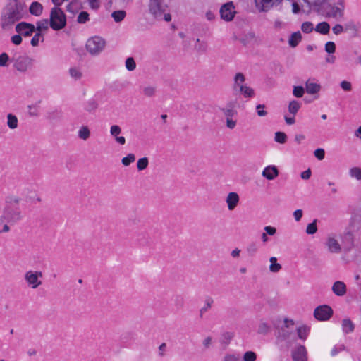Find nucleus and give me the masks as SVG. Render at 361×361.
Here are the masks:
<instances>
[{
	"mask_svg": "<svg viewBox=\"0 0 361 361\" xmlns=\"http://www.w3.org/2000/svg\"><path fill=\"white\" fill-rule=\"evenodd\" d=\"M27 14L25 4L20 0H8L2 8L0 26L4 30H11L13 25L23 19Z\"/></svg>",
	"mask_w": 361,
	"mask_h": 361,
	"instance_id": "obj_1",
	"label": "nucleus"
},
{
	"mask_svg": "<svg viewBox=\"0 0 361 361\" xmlns=\"http://www.w3.org/2000/svg\"><path fill=\"white\" fill-rule=\"evenodd\" d=\"M20 198L17 196H8L5 200L3 214L0 216V224L6 222L11 225L16 224L23 219L21 209L19 207Z\"/></svg>",
	"mask_w": 361,
	"mask_h": 361,
	"instance_id": "obj_2",
	"label": "nucleus"
},
{
	"mask_svg": "<svg viewBox=\"0 0 361 361\" xmlns=\"http://www.w3.org/2000/svg\"><path fill=\"white\" fill-rule=\"evenodd\" d=\"M49 25L51 29L58 31L66 25V16L59 7H54L50 12Z\"/></svg>",
	"mask_w": 361,
	"mask_h": 361,
	"instance_id": "obj_3",
	"label": "nucleus"
},
{
	"mask_svg": "<svg viewBox=\"0 0 361 361\" xmlns=\"http://www.w3.org/2000/svg\"><path fill=\"white\" fill-rule=\"evenodd\" d=\"M104 39L99 36H94L89 38L86 42L87 51L92 55H98L105 47Z\"/></svg>",
	"mask_w": 361,
	"mask_h": 361,
	"instance_id": "obj_4",
	"label": "nucleus"
},
{
	"mask_svg": "<svg viewBox=\"0 0 361 361\" xmlns=\"http://www.w3.org/2000/svg\"><path fill=\"white\" fill-rule=\"evenodd\" d=\"M317 13L332 18L342 17L343 15V8H341L339 6H332L328 1L322 5H319V0H317Z\"/></svg>",
	"mask_w": 361,
	"mask_h": 361,
	"instance_id": "obj_5",
	"label": "nucleus"
},
{
	"mask_svg": "<svg viewBox=\"0 0 361 361\" xmlns=\"http://www.w3.org/2000/svg\"><path fill=\"white\" fill-rule=\"evenodd\" d=\"M11 61L13 63V67L18 71L24 73L32 66L33 59L28 56H18L12 57Z\"/></svg>",
	"mask_w": 361,
	"mask_h": 361,
	"instance_id": "obj_6",
	"label": "nucleus"
},
{
	"mask_svg": "<svg viewBox=\"0 0 361 361\" xmlns=\"http://www.w3.org/2000/svg\"><path fill=\"white\" fill-rule=\"evenodd\" d=\"M167 5L164 0H149V12L157 20H162V16L166 12Z\"/></svg>",
	"mask_w": 361,
	"mask_h": 361,
	"instance_id": "obj_7",
	"label": "nucleus"
},
{
	"mask_svg": "<svg viewBox=\"0 0 361 361\" xmlns=\"http://www.w3.org/2000/svg\"><path fill=\"white\" fill-rule=\"evenodd\" d=\"M290 325L293 326L294 322L292 319H288L287 318L284 319V326L281 327V329L278 331V334L276 335V343L278 344L280 342L288 341L290 338L293 335V331L288 329Z\"/></svg>",
	"mask_w": 361,
	"mask_h": 361,
	"instance_id": "obj_8",
	"label": "nucleus"
},
{
	"mask_svg": "<svg viewBox=\"0 0 361 361\" xmlns=\"http://www.w3.org/2000/svg\"><path fill=\"white\" fill-rule=\"evenodd\" d=\"M42 277L41 271H27L25 274V280L32 288L35 289L42 284L39 278Z\"/></svg>",
	"mask_w": 361,
	"mask_h": 361,
	"instance_id": "obj_9",
	"label": "nucleus"
},
{
	"mask_svg": "<svg viewBox=\"0 0 361 361\" xmlns=\"http://www.w3.org/2000/svg\"><path fill=\"white\" fill-rule=\"evenodd\" d=\"M234 9L235 6L232 1L223 4L219 11L221 18L226 21L232 20L235 13Z\"/></svg>",
	"mask_w": 361,
	"mask_h": 361,
	"instance_id": "obj_10",
	"label": "nucleus"
},
{
	"mask_svg": "<svg viewBox=\"0 0 361 361\" xmlns=\"http://www.w3.org/2000/svg\"><path fill=\"white\" fill-rule=\"evenodd\" d=\"M36 28L32 23L27 22H20L16 25V31L24 37L31 36Z\"/></svg>",
	"mask_w": 361,
	"mask_h": 361,
	"instance_id": "obj_11",
	"label": "nucleus"
},
{
	"mask_svg": "<svg viewBox=\"0 0 361 361\" xmlns=\"http://www.w3.org/2000/svg\"><path fill=\"white\" fill-rule=\"evenodd\" d=\"M333 312L332 308L327 305L317 306V320L327 321L331 317Z\"/></svg>",
	"mask_w": 361,
	"mask_h": 361,
	"instance_id": "obj_12",
	"label": "nucleus"
},
{
	"mask_svg": "<svg viewBox=\"0 0 361 361\" xmlns=\"http://www.w3.org/2000/svg\"><path fill=\"white\" fill-rule=\"evenodd\" d=\"M355 233L351 231H346L343 234L342 245L345 252H349L354 246Z\"/></svg>",
	"mask_w": 361,
	"mask_h": 361,
	"instance_id": "obj_13",
	"label": "nucleus"
},
{
	"mask_svg": "<svg viewBox=\"0 0 361 361\" xmlns=\"http://www.w3.org/2000/svg\"><path fill=\"white\" fill-rule=\"evenodd\" d=\"M283 0H255L256 7L259 11L267 12L273 6H277Z\"/></svg>",
	"mask_w": 361,
	"mask_h": 361,
	"instance_id": "obj_14",
	"label": "nucleus"
},
{
	"mask_svg": "<svg viewBox=\"0 0 361 361\" xmlns=\"http://www.w3.org/2000/svg\"><path fill=\"white\" fill-rule=\"evenodd\" d=\"M325 245L330 252L338 254L340 253L342 250L341 245L332 235H329L327 237Z\"/></svg>",
	"mask_w": 361,
	"mask_h": 361,
	"instance_id": "obj_15",
	"label": "nucleus"
},
{
	"mask_svg": "<svg viewBox=\"0 0 361 361\" xmlns=\"http://www.w3.org/2000/svg\"><path fill=\"white\" fill-rule=\"evenodd\" d=\"M346 230L356 234L361 230V216L355 214L351 217Z\"/></svg>",
	"mask_w": 361,
	"mask_h": 361,
	"instance_id": "obj_16",
	"label": "nucleus"
},
{
	"mask_svg": "<svg viewBox=\"0 0 361 361\" xmlns=\"http://www.w3.org/2000/svg\"><path fill=\"white\" fill-rule=\"evenodd\" d=\"M293 361H307V351L303 345H299L292 351Z\"/></svg>",
	"mask_w": 361,
	"mask_h": 361,
	"instance_id": "obj_17",
	"label": "nucleus"
},
{
	"mask_svg": "<svg viewBox=\"0 0 361 361\" xmlns=\"http://www.w3.org/2000/svg\"><path fill=\"white\" fill-rule=\"evenodd\" d=\"M235 102L231 101L226 104L225 107L220 108V111L224 114L226 118H232L233 116L237 115L238 112L235 109Z\"/></svg>",
	"mask_w": 361,
	"mask_h": 361,
	"instance_id": "obj_18",
	"label": "nucleus"
},
{
	"mask_svg": "<svg viewBox=\"0 0 361 361\" xmlns=\"http://www.w3.org/2000/svg\"><path fill=\"white\" fill-rule=\"evenodd\" d=\"M239 201L240 197L238 193L235 192H229L226 200V202L227 203L228 205V209L230 211L233 210L238 204Z\"/></svg>",
	"mask_w": 361,
	"mask_h": 361,
	"instance_id": "obj_19",
	"label": "nucleus"
},
{
	"mask_svg": "<svg viewBox=\"0 0 361 361\" xmlns=\"http://www.w3.org/2000/svg\"><path fill=\"white\" fill-rule=\"evenodd\" d=\"M279 170L276 166L270 165L264 168L262 176L267 180H274L279 176Z\"/></svg>",
	"mask_w": 361,
	"mask_h": 361,
	"instance_id": "obj_20",
	"label": "nucleus"
},
{
	"mask_svg": "<svg viewBox=\"0 0 361 361\" xmlns=\"http://www.w3.org/2000/svg\"><path fill=\"white\" fill-rule=\"evenodd\" d=\"M332 290L336 295L343 296L346 293V286L343 281H336L332 286Z\"/></svg>",
	"mask_w": 361,
	"mask_h": 361,
	"instance_id": "obj_21",
	"label": "nucleus"
},
{
	"mask_svg": "<svg viewBox=\"0 0 361 361\" xmlns=\"http://www.w3.org/2000/svg\"><path fill=\"white\" fill-rule=\"evenodd\" d=\"M42 11H43L42 5L37 1L32 2L29 8L30 13L32 15L35 16H40L42 13Z\"/></svg>",
	"mask_w": 361,
	"mask_h": 361,
	"instance_id": "obj_22",
	"label": "nucleus"
},
{
	"mask_svg": "<svg viewBox=\"0 0 361 361\" xmlns=\"http://www.w3.org/2000/svg\"><path fill=\"white\" fill-rule=\"evenodd\" d=\"M302 39V35L300 31H297L291 34L288 39V44L291 47L298 46Z\"/></svg>",
	"mask_w": 361,
	"mask_h": 361,
	"instance_id": "obj_23",
	"label": "nucleus"
},
{
	"mask_svg": "<svg viewBox=\"0 0 361 361\" xmlns=\"http://www.w3.org/2000/svg\"><path fill=\"white\" fill-rule=\"evenodd\" d=\"M245 81V75L242 73H237L234 77L233 90L238 91L240 90V85H244L243 82Z\"/></svg>",
	"mask_w": 361,
	"mask_h": 361,
	"instance_id": "obj_24",
	"label": "nucleus"
},
{
	"mask_svg": "<svg viewBox=\"0 0 361 361\" xmlns=\"http://www.w3.org/2000/svg\"><path fill=\"white\" fill-rule=\"evenodd\" d=\"M239 92L245 98H252L255 97L254 90L246 85H240Z\"/></svg>",
	"mask_w": 361,
	"mask_h": 361,
	"instance_id": "obj_25",
	"label": "nucleus"
},
{
	"mask_svg": "<svg viewBox=\"0 0 361 361\" xmlns=\"http://www.w3.org/2000/svg\"><path fill=\"white\" fill-rule=\"evenodd\" d=\"M18 120L16 116L13 114L7 115V126L11 129H16L18 127Z\"/></svg>",
	"mask_w": 361,
	"mask_h": 361,
	"instance_id": "obj_26",
	"label": "nucleus"
},
{
	"mask_svg": "<svg viewBox=\"0 0 361 361\" xmlns=\"http://www.w3.org/2000/svg\"><path fill=\"white\" fill-rule=\"evenodd\" d=\"M126 13L123 10H119L112 12L111 17L116 23L121 22L126 17Z\"/></svg>",
	"mask_w": 361,
	"mask_h": 361,
	"instance_id": "obj_27",
	"label": "nucleus"
},
{
	"mask_svg": "<svg viewBox=\"0 0 361 361\" xmlns=\"http://www.w3.org/2000/svg\"><path fill=\"white\" fill-rule=\"evenodd\" d=\"M343 330L345 333H349L353 331L354 324L349 319H345L342 322Z\"/></svg>",
	"mask_w": 361,
	"mask_h": 361,
	"instance_id": "obj_28",
	"label": "nucleus"
},
{
	"mask_svg": "<svg viewBox=\"0 0 361 361\" xmlns=\"http://www.w3.org/2000/svg\"><path fill=\"white\" fill-rule=\"evenodd\" d=\"M309 331L310 329L306 326H302L297 328L298 336L299 338L302 340L306 339Z\"/></svg>",
	"mask_w": 361,
	"mask_h": 361,
	"instance_id": "obj_29",
	"label": "nucleus"
},
{
	"mask_svg": "<svg viewBox=\"0 0 361 361\" xmlns=\"http://www.w3.org/2000/svg\"><path fill=\"white\" fill-rule=\"evenodd\" d=\"M330 25L326 22H322L317 24V32L322 35H326L329 32Z\"/></svg>",
	"mask_w": 361,
	"mask_h": 361,
	"instance_id": "obj_30",
	"label": "nucleus"
},
{
	"mask_svg": "<svg viewBox=\"0 0 361 361\" xmlns=\"http://www.w3.org/2000/svg\"><path fill=\"white\" fill-rule=\"evenodd\" d=\"M61 117V111L58 109L49 111L47 114V118L49 121H56Z\"/></svg>",
	"mask_w": 361,
	"mask_h": 361,
	"instance_id": "obj_31",
	"label": "nucleus"
},
{
	"mask_svg": "<svg viewBox=\"0 0 361 361\" xmlns=\"http://www.w3.org/2000/svg\"><path fill=\"white\" fill-rule=\"evenodd\" d=\"M271 264L269 266V269L271 272H278L281 269V265L277 263V259L275 257H271L269 259Z\"/></svg>",
	"mask_w": 361,
	"mask_h": 361,
	"instance_id": "obj_32",
	"label": "nucleus"
},
{
	"mask_svg": "<svg viewBox=\"0 0 361 361\" xmlns=\"http://www.w3.org/2000/svg\"><path fill=\"white\" fill-rule=\"evenodd\" d=\"M305 90L307 94L312 95L316 94V82H312L311 80L309 79L306 82Z\"/></svg>",
	"mask_w": 361,
	"mask_h": 361,
	"instance_id": "obj_33",
	"label": "nucleus"
},
{
	"mask_svg": "<svg viewBox=\"0 0 361 361\" xmlns=\"http://www.w3.org/2000/svg\"><path fill=\"white\" fill-rule=\"evenodd\" d=\"M41 103V100H39L34 104L28 105L27 108L29 109L28 114L30 116H38V109L39 107V104Z\"/></svg>",
	"mask_w": 361,
	"mask_h": 361,
	"instance_id": "obj_34",
	"label": "nucleus"
},
{
	"mask_svg": "<svg viewBox=\"0 0 361 361\" xmlns=\"http://www.w3.org/2000/svg\"><path fill=\"white\" fill-rule=\"evenodd\" d=\"M90 136V131L87 126H82L78 131V137L84 140H87Z\"/></svg>",
	"mask_w": 361,
	"mask_h": 361,
	"instance_id": "obj_35",
	"label": "nucleus"
},
{
	"mask_svg": "<svg viewBox=\"0 0 361 361\" xmlns=\"http://www.w3.org/2000/svg\"><path fill=\"white\" fill-rule=\"evenodd\" d=\"M274 140L280 144H284L287 141V135L285 133L278 131L275 133Z\"/></svg>",
	"mask_w": 361,
	"mask_h": 361,
	"instance_id": "obj_36",
	"label": "nucleus"
},
{
	"mask_svg": "<svg viewBox=\"0 0 361 361\" xmlns=\"http://www.w3.org/2000/svg\"><path fill=\"white\" fill-rule=\"evenodd\" d=\"M300 108V103L296 100H293L289 103L288 111L290 114L295 115Z\"/></svg>",
	"mask_w": 361,
	"mask_h": 361,
	"instance_id": "obj_37",
	"label": "nucleus"
},
{
	"mask_svg": "<svg viewBox=\"0 0 361 361\" xmlns=\"http://www.w3.org/2000/svg\"><path fill=\"white\" fill-rule=\"evenodd\" d=\"M213 302H214V300L211 297H207V298L205 299L204 306L203 307H202L200 310V317H202L203 314L204 312H206L212 307V305L213 304Z\"/></svg>",
	"mask_w": 361,
	"mask_h": 361,
	"instance_id": "obj_38",
	"label": "nucleus"
},
{
	"mask_svg": "<svg viewBox=\"0 0 361 361\" xmlns=\"http://www.w3.org/2000/svg\"><path fill=\"white\" fill-rule=\"evenodd\" d=\"M149 164V160L147 157H142L138 159L137 162V168L138 171L145 170Z\"/></svg>",
	"mask_w": 361,
	"mask_h": 361,
	"instance_id": "obj_39",
	"label": "nucleus"
},
{
	"mask_svg": "<svg viewBox=\"0 0 361 361\" xmlns=\"http://www.w3.org/2000/svg\"><path fill=\"white\" fill-rule=\"evenodd\" d=\"M125 66L128 71H133L136 68V63L133 57H128L125 61Z\"/></svg>",
	"mask_w": 361,
	"mask_h": 361,
	"instance_id": "obj_40",
	"label": "nucleus"
},
{
	"mask_svg": "<svg viewBox=\"0 0 361 361\" xmlns=\"http://www.w3.org/2000/svg\"><path fill=\"white\" fill-rule=\"evenodd\" d=\"M135 160V156L134 154L130 153L126 157L121 159V163L123 166H128Z\"/></svg>",
	"mask_w": 361,
	"mask_h": 361,
	"instance_id": "obj_41",
	"label": "nucleus"
},
{
	"mask_svg": "<svg viewBox=\"0 0 361 361\" xmlns=\"http://www.w3.org/2000/svg\"><path fill=\"white\" fill-rule=\"evenodd\" d=\"M36 30L40 32L42 30H47L48 29L49 20L47 19H43L37 22Z\"/></svg>",
	"mask_w": 361,
	"mask_h": 361,
	"instance_id": "obj_42",
	"label": "nucleus"
},
{
	"mask_svg": "<svg viewBox=\"0 0 361 361\" xmlns=\"http://www.w3.org/2000/svg\"><path fill=\"white\" fill-rule=\"evenodd\" d=\"M269 331H270V326L266 322L261 323L259 325L258 329H257L258 334H263V335L267 334L269 332Z\"/></svg>",
	"mask_w": 361,
	"mask_h": 361,
	"instance_id": "obj_43",
	"label": "nucleus"
},
{
	"mask_svg": "<svg viewBox=\"0 0 361 361\" xmlns=\"http://www.w3.org/2000/svg\"><path fill=\"white\" fill-rule=\"evenodd\" d=\"M137 240L141 245H145L148 243V234L145 232H141L137 234Z\"/></svg>",
	"mask_w": 361,
	"mask_h": 361,
	"instance_id": "obj_44",
	"label": "nucleus"
},
{
	"mask_svg": "<svg viewBox=\"0 0 361 361\" xmlns=\"http://www.w3.org/2000/svg\"><path fill=\"white\" fill-rule=\"evenodd\" d=\"M98 106V104L97 103V102L92 99H90L87 102V104H86V106H85V110L89 111V112H92L93 111H94Z\"/></svg>",
	"mask_w": 361,
	"mask_h": 361,
	"instance_id": "obj_45",
	"label": "nucleus"
},
{
	"mask_svg": "<svg viewBox=\"0 0 361 361\" xmlns=\"http://www.w3.org/2000/svg\"><path fill=\"white\" fill-rule=\"evenodd\" d=\"M89 20V13L87 11H81L78 16L77 21L78 23H85Z\"/></svg>",
	"mask_w": 361,
	"mask_h": 361,
	"instance_id": "obj_46",
	"label": "nucleus"
},
{
	"mask_svg": "<svg viewBox=\"0 0 361 361\" xmlns=\"http://www.w3.org/2000/svg\"><path fill=\"white\" fill-rule=\"evenodd\" d=\"M257 360V354L253 351H247L243 355L244 361H255Z\"/></svg>",
	"mask_w": 361,
	"mask_h": 361,
	"instance_id": "obj_47",
	"label": "nucleus"
},
{
	"mask_svg": "<svg viewBox=\"0 0 361 361\" xmlns=\"http://www.w3.org/2000/svg\"><path fill=\"white\" fill-rule=\"evenodd\" d=\"M305 89L302 86H294L293 94L295 97L300 98L302 97L304 94Z\"/></svg>",
	"mask_w": 361,
	"mask_h": 361,
	"instance_id": "obj_48",
	"label": "nucleus"
},
{
	"mask_svg": "<svg viewBox=\"0 0 361 361\" xmlns=\"http://www.w3.org/2000/svg\"><path fill=\"white\" fill-rule=\"evenodd\" d=\"M11 61L7 53L3 52L0 54V66H8V62Z\"/></svg>",
	"mask_w": 361,
	"mask_h": 361,
	"instance_id": "obj_49",
	"label": "nucleus"
},
{
	"mask_svg": "<svg viewBox=\"0 0 361 361\" xmlns=\"http://www.w3.org/2000/svg\"><path fill=\"white\" fill-rule=\"evenodd\" d=\"M306 233L308 235H313L316 233V219L309 224L306 228Z\"/></svg>",
	"mask_w": 361,
	"mask_h": 361,
	"instance_id": "obj_50",
	"label": "nucleus"
},
{
	"mask_svg": "<svg viewBox=\"0 0 361 361\" xmlns=\"http://www.w3.org/2000/svg\"><path fill=\"white\" fill-rule=\"evenodd\" d=\"M301 29L305 33H310L314 30V25L310 22H305L302 24Z\"/></svg>",
	"mask_w": 361,
	"mask_h": 361,
	"instance_id": "obj_51",
	"label": "nucleus"
},
{
	"mask_svg": "<svg viewBox=\"0 0 361 361\" xmlns=\"http://www.w3.org/2000/svg\"><path fill=\"white\" fill-rule=\"evenodd\" d=\"M350 174L352 177L355 178L357 180H361V169L358 167H353L350 170Z\"/></svg>",
	"mask_w": 361,
	"mask_h": 361,
	"instance_id": "obj_52",
	"label": "nucleus"
},
{
	"mask_svg": "<svg viewBox=\"0 0 361 361\" xmlns=\"http://www.w3.org/2000/svg\"><path fill=\"white\" fill-rule=\"evenodd\" d=\"M156 88L154 87L149 86L143 88V93L146 97H151L154 95Z\"/></svg>",
	"mask_w": 361,
	"mask_h": 361,
	"instance_id": "obj_53",
	"label": "nucleus"
},
{
	"mask_svg": "<svg viewBox=\"0 0 361 361\" xmlns=\"http://www.w3.org/2000/svg\"><path fill=\"white\" fill-rule=\"evenodd\" d=\"M121 128L119 126L113 125L111 127L110 133H111V136L114 137L115 139L116 137L118 136V135L121 133Z\"/></svg>",
	"mask_w": 361,
	"mask_h": 361,
	"instance_id": "obj_54",
	"label": "nucleus"
},
{
	"mask_svg": "<svg viewBox=\"0 0 361 361\" xmlns=\"http://www.w3.org/2000/svg\"><path fill=\"white\" fill-rule=\"evenodd\" d=\"M325 51L328 54H334L336 51V44L333 42H328L325 44Z\"/></svg>",
	"mask_w": 361,
	"mask_h": 361,
	"instance_id": "obj_55",
	"label": "nucleus"
},
{
	"mask_svg": "<svg viewBox=\"0 0 361 361\" xmlns=\"http://www.w3.org/2000/svg\"><path fill=\"white\" fill-rule=\"evenodd\" d=\"M69 73L71 76L76 80L80 79L82 77L81 72L75 68H71Z\"/></svg>",
	"mask_w": 361,
	"mask_h": 361,
	"instance_id": "obj_56",
	"label": "nucleus"
},
{
	"mask_svg": "<svg viewBox=\"0 0 361 361\" xmlns=\"http://www.w3.org/2000/svg\"><path fill=\"white\" fill-rule=\"evenodd\" d=\"M43 37V35L41 32H37L32 38L31 39V45L33 47H37L39 44V37ZM44 40V38H42V41Z\"/></svg>",
	"mask_w": 361,
	"mask_h": 361,
	"instance_id": "obj_57",
	"label": "nucleus"
},
{
	"mask_svg": "<svg viewBox=\"0 0 361 361\" xmlns=\"http://www.w3.org/2000/svg\"><path fill=\"white\" fill-rule=\"evenodd\" d=\"M78 4V3L77 1H73L70 2L66 6L67 11L74 13L75 12V10L77 9Z\"/></svg>",
	"mask_w": 361,
	"mask_h": 361,
	"instance_id": "obj_58",
	"label": "nucleus"
},
{
	"mask_svg": "<svg viewBox=\"0 0 361 361\" xmlns=\"http://www.w3.org/2000/svg\"><path fill=\"white\" fill-rule=\"evenodd\" d=\"M11 42L15 45H20L22 43L23 39L20 34L13 35L11 38Z\"/></svg>",
	"mask_w": 361,
	"mask_h": 361,
	"instance_id": "obj_59",
	"label": "nucleus"
},
{
	"mask_svg": "<svg viewBox=\"0 0 361 361\" xmlns=\"http://www.w3.org/2000/svg\"><path fill=\"white\" fill-rule=\"evenodd\" d=\"M265 106L264 104H257L256 106L257 115L260 117L265 116L267 114V111L264 110Z\"/></svg>",
	"mask_w": 361,
	"mask_h": 361,
	"instance_id": "obj_60",
	"label": "nucleus"
},
{
	"mask_svg": "<svg viewBox=\"0 0 361 361\" xmlns=\"http://www.w3.org/2000/svg\"><path fill=\"white\" fill-rule=\"evenodd\" d=\"M247 251L250 255H254L257 251V246L255 243L250 244L247 247Z\"/></svg>",
	"mask_w": 361,
	"mask_h": 361,
	"instance_id": "obj_61",
	"label": "nucleus"
},
{
	"mask_svg": "<svg viewBox=\"0 0 361 361\" xmlns=\"http://www.w3.org/2000/svg\"><path fill=\"white\" fill-rule=\"evenodd\" d=\"M264 229L265 231V233L269 235H274L276 233V228L271 226H267L264 227Z\"/></svg>",
	"mask_w": 361,
	"mask_h": 361,
	"instance_id": "obj_62",
	"label": "nucleus"
},
{
	"mask_svg": "<svg viewBox=\"0 0 361 361\" xmlns=\"http://www.w3.org/2000/svg\"><path fill=\"white\" fill-rule=\"evenodd\" d=\"M303 212L302 209H296L293 212V216L296 221H300L302 217Z\"/></svg>",
	"mask_w": 361,
	"mask_h": 361,
	"instance_id": "obj_63",
	"label": "nucleus"
},
{
	"mask_svg": "<svg viewBox=\"0 0 361 361\" xmlns=\"http://www.w3.org/2000/svg\"><path fill=\"white\" fill-rule=\"evenodd\" d=\"M304 256L305 258L309 259H314V250H310L309 247L304 250Z\"/></svg>",
	"mask_w": 361,
	"mask_h": 361,
	"instance_id": "obj_64",
	"label": "nucleus"
}]
</instances>
